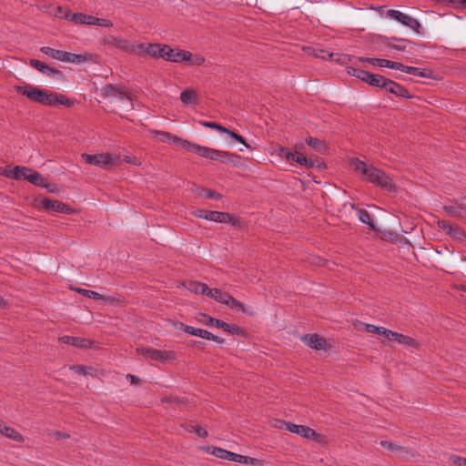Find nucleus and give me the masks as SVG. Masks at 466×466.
Segmentation results:
<instances>
[{"mask_svg":"<svg viewBox=\"0 0 466 466\" xmlns=\"http://www.w3.org/2000/svg\"><path fill=\"white\" fill-rule=\"evenodd\" d=\"M287 151H289V148H287V147H279V155H280L281 157H285V156H286V154H287Z\"/></svg>","mask_w":466,"mask_h":466,"instance_id":"774afa93","label":"nucleus"},{"mask_svg":"<svg viewBox=\"0 0 466 466\" xmlns=\"http://www.w3.org/2000/svg\"><path fill=\"white\" fill-rule=\"evenodd\" d=\"M25 180L32 183L35 186L48 187L49 185L46 183V179L37 171L30 169L28 175L25 177Z\"/></svg>","mask_w":466,"mask_h":466,"instance_id":"c85d7f7f","label":"nucleus"},{"mask_svg":"<svg viewBox=\"0 0 466 466\" xmlns=\"http://www.w3.org/2000/svg\"><path fill=\"white\" fill-rule=\"evenodd\" d=\"M365 330L369 333H376L379 335L384 336L386 339H388L389 333L390 329H388L384 327H378L372 324H366Z\"/></svg>","mask_w":466,"mask_h":466,"instance_id":"ea45409f","label":"nucleus"},{"mask_svg":"<svg viewBox=\"0 0 466 466\" xmlns=\"http://www.w3.org/2000/svg\"><path fill=\"white\" fill-rule=\"evenodd\" d=\"M106 43L113 47L126 52L133 50V46L128 41L120 37L109 36L106 40Z\"/></svg>","mask_w":466,"mask_h":466,"instance_id":"a878e982","label":"nucleus"},{"mask_svg":"<svg viewBox=\"0 0 466 466\" xmlns=\"http://www.w3.org/2000/svg\"><path fill=\"white\" fill-rule=\"evenodd\" d=\"M443 209L446 212V214L451 217L457 218L460 216V211L457 206H444Z\"/></svg>","mask_w":466,"mask_h":466,"instance_id":"3c124183","label":"nucleus"},{"mask_svg":"<svg viewBox=\"0 0 466 466\" xmlns=\"http://www.w3.org/2000/svg\"><path fill=\"white\" fill-rule=\"evenodd\" d=\"M54 435H55L57 439H61V438H63V439H67V438H69V436H70L68 433L62 432V431H55V432H54Z\"/></svg>","mask_w":466,"mask_h":466,"instance_id":"e2e57ef3","label":"nucleus"},{"mask_svg":"<svg viewBox=\"0 0 466 466\" xmlns=\"http://www.w3.org/2000/svg\"><path fill=\"white\" fill-rule=\"evenodd\" d=\"M30 171V168L21 166H15L14 167H8L5 171V175L13 179L20 180L25 179V177L28 175V172Z\"/></svg>","mask_w":466,"mask_h":466,"instance_id":"412c9836","label":"nucleus"},{"mask_svg":"<svg viewBox=\"0 0 466 466\" xmlns=\"http://www.w3.org/2000/svg\"><path fill=\"white\" fill-rule=\"evenodd\" d=\"M165 60L173 63H182L186 61H191L192 54L187 50L173 49L168 46V48L164 52Z\"/></svg>","mask_w":466,"mask_h":466,"instance_id":"f8f14e48","label":"nucleus"},{"mask_svg":"<svg viewBox=\"0 0 466 466\" xmlns=\"http://www.w3.org/2000/svg\"><path fill=\"white\" fill-rule=\"evenodd\" d=\"M437 224H438V227L440 228L445 230L447 234L451 231V228L453 227V225L450 224L446 220H439L437 222Z\"/></svg>","mask_w":466,"mask_h":466,"instance_id":"864d4df0","label":"nucleus"},{"mask_svg":"<svg viewBox=\"0 0 466 466\" xmlns=\"http://www.w3.org/2000/svg\"><path fill=\"white\" fill-rule=\"evenodd\" d=\"M127 379L132 383V384H137L138 383L139 381V379L135 376V375H132V374H127Z\"/></svg>","mask_w":466,"mask_h":466,"instance_id":"0e129e2a","label":"nucleus"},{"mask_svg":"<svg viewBox=\"0 0 466 466\" xmlns=\"http://www.w3.org/2000/svg\"><path fill=\"white\" fill-rule=\"evenodd\" d=\"M151 133L155 137H157L162 142L175 144L188 152L195 153L209 160H217L221 163L237 166L240 159V157L237 154L200 146L187 140H184L166 131L153 130Z\"/></svg>","mask_w":466,"mask_h":466,"instance_id":"f257e3e1","label":"nucleus"},{"mask_svg":"<svg viewBox=\"0 0 466 466\" xmlns=\"http://www.w3.org/2000/svg\"><path fill=\"white\" fill-rule=\"evenodd\" d=\"M358 217H359V219L368 225L370 227V229L372 230H376V227L371 219V217H370V214L366 210V209H359L358 210Z\"/></svg>","mask_w":466,"mask_h":466,"instance_id":"4c0bfd02","label":"nucleus"},{"mask_svg":"<svg viewBox=\"0 0 466 466\" xmlns=\"http://www.w3.org/2000/svg\"><path fill=\"white\" fill-rule=\"evenodd\" d=\"M189 345H190V346H196V347H198V349H204L206 344H205V342H203V341H199V340H191V341L189 342Z\"/></svg>","mask_w":466,"mask_h":466,"instance_id":"680f3d73","label":"nucleus"},{"mask_svg":"<svg viewBox=\"0 0 466 466\" xmlns=\"http://www.w3.org/2000/svg\"><path fill=\"white\" fill-rule=\"evenodd\" d=\"M122 89L123 87H119L112 84H107L101 88V96L103 97L114 96L117 98Z\"/></svg>","mask_w":466,"mask_h":466,"instance_id":"72a5a7b5","label":"nucleus"},{"mask_svg":"<svg viewBox=\"0 0 466 466\" xmlns=\"http://www.w3.org/2000/svg\"><path fill=\"white\" fill-rule=\"evenodd\" d=\"M384 90L387 92L395 95L398 97L402 98H410L412 96L410 95L408 89L403 86L394 82L393 80L389 79L387 85L385 86Z\"/></svg>","mask_w":466,"mask_h":466,"instance_id":"a211bd4d","label":"nucleus"},{"mask_svg":"<svg viewBox=\"0 0 466 466\" xmlns=\"http://www.w3.org/2000/svg\"><path fill=\"white\" fill-rule=\"evenodd\" d=\"M281 424H284L286 426V430L292 432L300 435L303 438L306 439H314L317 436L316 431L304 425H298L291 422H286V421H279Z\"/></svg>","mask_w":466,"mask_h":466,"instance_id":"ddd939ff","label":"nucleus"},{"mask_svg":"<svg viewBox=\"0 0 466 466\" xmlns=\"http://www.w3.org/2000/svg\"><path fill=\"white\" fill-rule=\"evenodd\" d=\"M191 65L200 66L205 62V58L201 56H196L191 58V61H187Z\"/></svg>","mask_w":466,"mask_h":466,"instance_id":"13d9d810","label":"nucleus"},{"mask_svg":"<svg viewBox=\"0 0 466 466\" xmlns=\"http://www.w3.org/2000/svg\"><path fill=\"white\" fill-rule=\"evenodd\" d=\"M359 60L361 62L370 63L373 66H377L380 67H388L391 69H395V66H397L398 63L383 58L359 57Z\"/></svg>","mask_w":466,"mask_h":466,"instance_id":"bb28decb","label":"nucleus"},{"mask_svg":"<svg viewBox=\"0 0 466 466\" xmlns=\"http://www.w3.org/2000/svg\"><path fill=\"white\" fill-rule=\"evenodd\" d=\"M198 217L209 221L228 223L235 228L241 227L240 219L227 212L200 209L198 210Z\"/></svg>","mask_w":466,"mask_h":466,"instance_id":"20e7f679","label":"nucleus"},{"mask_svg":"<svg viewBox=\"0 0 466 466\" xmlns=\"http://www.w3.org/2000/svg\"><path fill=\"white\" fill-rule=\"evenodd\" d=\"M206 196L208 198H215V199H221V198H222L221 194H219L216 191H213V190H208Z\"/></svg>","mask_w":466,"mask_h":466,"instance_id":"052dcab7","label":"nucleus"},{"mask_svg":"<svg viewBox=\"0 0 466 466\" xmlns=\"http://www.w3.org/2000/svg\"><path fill=\"white\" fill-rule=\"evenodd\" d=\"M206 296L214 299L216 301L224 304L227 302L226 299H229V294L222 291L219 289H210L208 287Z\"/></svg>","mask_w":466,"mask_h":466,"instance_id":"7c9ffc66","label":"nucleus"},{"mask_svg":"<svg viewBox=\"0 0 466 466\" xmlns=\"http://www.w3.org/2000/svg\"><path fill=\"white\" fill-rule=\"evenodd\" d=\"M40 51L43 54L52 57L53 59H56V60L61 61V62H64L66 52V51H63V50L54 49L49 46H43L40 48Z\"/></svg>","mask_w":466,"mask_h":466,"instance_id":"2f4dec72","label":"nucleus"},{"mask_svg":"<svg viewBox=\"0 0 466 466\" xmlns=\"http://www.w3.org/2000/svg\"><path fill=\"white\" fill-rule=\"evenodd\" d=\"M0 433L5 437L15 441L17 442H24L25 438L14 428L6 426L3 421L0 420Z\"/></svg>","mask_w":466,"mask_h":466,"instance_id":"393cba45","label":"nucleus"},{"mask_svg":"<svg viewBox=\"0 0 466 466\" xmlns=\"http://www.w3.org/2000/svg\"><path fill=\"white\" fill-rule=\"evenodd\" d=\"M301 340L309 348L316 350H325L327 346L326 340L319 334H306L301 338Z\"/></svg>","mask_w":466,"mask_h":466,"instance_id":"2eb2a0df","label":"nucleus"},{"mask_svg":"<svg viewBox=\"0 0 466 466\" xmlns=\"http://www.w3.org/2000/svg\"><path fill=\"white\" fill-rule=\"evenodd\" d=\"M212 454L215 455L218 458L236 461L239 463H248L249 461H252L253 459L248 456H244L241 454L234 453L231 451H228L227 450H224L222 448H213Z\"/></svg>","mask_w":466,"mask_h":466,"instance_id":"9b49d317","label":"nucleus"},{"mask_svg":"<svg viewBox=\"0 0 466 466\" xmlns=\"http://www.w3.org/2000/svg\"><path fill=\"white\" fill-rule=\"evenodd\" d=\"M73 371L78 374L86 375L87 374L88 368L83 365H74L70 368Z\"/></svg>","mask_w":466,"mask_h":466,"instance_id":"5fc2aeb1","label":"nucleus"},{"mask_svg":"<svg viewBox=\"0 0 466 466\" xmlns=\"http://www.w3.org/2000/svg\"><path fill=\"white\" fill-rule=\"evenodd\" d=\"M137 351L139 355L152 360L167 362L176 359V353L170 350H157L154 348H137Z\"/></svg>","mask_w":466,"mask_h":466,"instance_id":"0eeeda50","label":"nucleus"},{"mask_svg":"<svg viewBox=\"0 0 466 466\" xmlns=\"http://www.w3.org/2000/svg\"><path fill=\"white\" fill-rule=\"evenodd\" d=\"M59 341L64 344L71 345L76 348H90L92 341L88 339L74 337V336H63L59 338Z\"/></svg>","mask_w":466,"mask_h":466,"instance_id":"6ab92c4d","label":"nucleus"},{"mask_svg":"<svg viewBox=\"0 0 466 466\" xmlns=\"http://www.w3.org/2000/svg\"><path fill=\"white\" fill-rule=\"evenodd\" d=\"M188 289L191 291H194L198 294H203L206 295L208 290V285L197 281H193L189 283Z\"/></svg>","mask_w":466,"mask_h":466,"instance_id":"a19ab883","label":"nucleus"},{"mask_svg":"<svg viewBox=\"0 0 466 466\" xmlns=\"http://www.w3.org/2000/svg\"><path fill=\"white\" fill-rule=\"evenodd\" d=\"M306 143L310 147H312L314 150L320 152V153L324 152L327 149L325 142L319 138H316V137H307Z\"/></svg>","mask_w":466,"mask_h":466,"instance_id":"c9c22d12","label":"nucleus"},{"mask_svg":"<svg viewBox=\"0 0 466 466\" xmlns=\"http://www.w3.org/2000/svg\"><path fill=\"white\" fill-rule=\"evenodd\" d=\"M178 325H179V329L182 331H184L185 333L190 334L192 336H197V337L208 339V340H213L219 344H223L225 342V339L223 338L216 336L206 329L188 326L182 322H179Z\"/></svg>","mask_w":466,"mask_h":466,"instance_id":"1a4fd4ad","label":"nucleus"},{"mask_svg":"<svg viewBox=\"0 0 466 466\" xmlns=\"http://www.w3.org/2000/svg\"><path fill=\"white\" fill-rule=\"evenodd\" d=\"M389 78H386L385 76L379 75V74H372L370 72L368 73L365 83L369 84L371 86L374 87H380L384 89L385 86L388 83Z\"/></svg>","mask_w":466,"mask_h":466,"instance_id":"b1692460","label":"nucleus"},{"mask_svg":"<svg viewBox=\"0 0 466 466\" xmlns=\"http://www.w3.org/2000/svg\"><path fill=\"white\" fill-rule=\"evenodd\" d=\"M295 162L307 168L320 167V164L318 160L308 158L306 156L297 151L295 152Z\"/></svg>","mask_w":466,"mask_h":466,"instance_id":"c756f323","label":"nucleus"},{"mask_svg":"<svg viewBox=\"0 0 466 466\" xmlns=\"http://www.w3.org/2000/svg\"><path fill=\"white\" fill-rule=\"evenodd\" d=\"M388 339L390 341H397L400 344L407 345L410 347L417 346V342L414 339L392 330H390Z\"/></svg>","mask_w":466,"mask_h":466,"instance_id":"4be33fe9","label":"nucleus"},{"mask_svg":"<svg viewBox=\"0 0 466 466\" xmlns=\"http://www.w3.org/2000/svg\"><path fill=\"white\" fill-rule=\"evenodd\" d=\"M65 18L67 20H70V21H74L76 24H80V25H92V21H93V15H86L83 13H75V14L67 13L65 15Z\"/></svg>","mask_w":466,"mask_h":466,"instance_id":"cd10ccee","label":"nucleus"},{"mask_svg":"<svg viewBox=\"0 0 466 466\" xmlns=\"http://www.w3.org/2000/svg\"><path fill=\"white\" fill-rule=\"evenodd\" d=\"M289 161H295V152L287 151L286 156L284 157Z\"/></svg>","mask_w":466,"mask_h":466,"instance_id":"69168bd1","label":"nucleus"},{"mask_svg":"<svg viewBox=\"0 0 466 466\" xmlns=\"http://www.w3.org/2000/svg\"><path fill=\"white\" fill-rule=\"evenodd\" d=\"M387 15L392 19L397 20L403 25L412 29L419 35H421V25L420 21L407 14H404L399 10L390 9L388 11Z\"/></svg>","mask_w":466,"mask_h":466,"instance_id":"6e6552de","label":"nucleus"},{"mask_svg":"<svg viewBox=\"0 0 466 466\" xmlns=\"http://www.w3.org/2000/svg\"><path fill=\"white\" fill-rule=\"evenodd\" d=\"M192 428L194 429V432L198 434L199 437L205 438L208 436V431L201 426L196 425L192 426Z\"/></svg>","mask_w":466,"mask_h":466,"instance_id":"4d7b16f0","label":"nucleus"},{"mask_svg":"<svg viewBox=\"0 0 466 466\" xmlns=\"http://www.w3.org/2000/svg\"><path fill=\"white\" fill-rule=\"evenodd\" d=\"M198 321L205 326L211 327L216 326L217 328L222 329L224 331L228 332L230 334L236 335H243L244 331L241 328L237 325H229L227 322L215 319L208 314L199 313L198 317Z\"/></svg>","mask_w":466,"mask_h":466,"instance_id":"39448f33","label":"nucleus"},{"mask_svg":"<svg viewBox=\"0 0 466 466\" xmlns=\"http://www.w3.org/2000/svg\"><path fill=\"white\" fill-rule=\"evenodd\" d=\"M350 165L354 171L361 176V179L370 183L378 177V174H380V169L368 165L359 158H351Z\"/></svg>","mask_w":466,"mask_h":466,"instance_id":"423d86ee","label":"nucleus"},{"mask_svg":"<svg viewBox=\"0 0 466 466\" xmlns=\"http://www.w3.org/2000/svg\"><path fill=\"white\" fill-rule=\"evenodd\" d=\"M92 25L104 26V27H111L113 26V23L110 20L104 19V18H98L93 16Z\"/></svg>","mask_w":466,"mask_h":466,"instance_id":"09e8293b","label":"nucleus"},{"mask_svg":"<svg viewBox=\"0 0 466 466\" xmlns=\"http://www.w3.org/2000/svg\"><path fill=\"white\" fill-rule=\"evenodd\" d=\"M371 183L390 192L396 190V186L393 183L392 179L382 170H380V174H378V177L374 179Z\"/></svg>","mask_w":466,"mask_h":466,"instance_id":"aec40b11","label":"nucleus"},{"mask_svg":"<svg viewBox=\"0 0 466 466\" xmlns=\"http://www.w3.org/2000/svg\"><path fill=\"white\" fill-rule=\"evenodd\" d=\"M454 202L459 209H466V197L455 199Z\"/></svg>","mask_w":466,"mask_h":466,"instance_id":"bf43d9fd","label":"nucleus"},{"mask_svg":"<svg viewBox=\"0 0 466 466\" xmlns=\"http://www.w3.org/2000/svg\"><path fill=\"white\" fill-rule=\"evenodd\" d=\"M199 124L206 127H208V128H211V129H216L218 131H220L222 133H224V131L227 130V127L220 125V124H218L216 122H208V121H199Z\"/></svg>","mask_w":466,"mask_h":466,"instance_id":"49530a36","label":"nucleus"},{"mask_svg":"<svg viewBox=\"0 0 466 466\" xmlns=\"http://www.w3.org/2000/svg\"><path fill=\"white\" fill-rule=\"evenodd\" d=\"M15 90L33 102H36L45 106H56L63 105L71 107L74 101L67 98L65 95L58 93H49L46 89H41L30 84L24 86H15Z\"/></svg>","mask_w":466,"mask_h":466,"instance_id":"f03ea898","label":"nucleus"},{"mask_svg":"<svg viewBox=\"0 0 466 466\" xmlns=\"http://www.w3.org/2000/svg\"><path fill=\"white\" fill-rule=\"evenodd\" d=\"M448 235L457 240H462L463 238H466L464 230L457 225H453Z\"/></svg>","mask_w":466,"mask_h":466,"instance_id":"37998d69","label":"nucleus"},{"mask_svg":"<svg viewBox=\"0 0 466 466\" xmlns=\"http://www.w3.org/2000/svg\"><path fill=\"white\" fill-rule=\"evenodd\" d=\"M125 161H126L127 163H129V164H134V165H137V162L133 157H129V156H126V157H125Z\"/></svg>","mask_w":466,"mask_h":466,"instance_id":"338daca9","label":"nucleus"},{"mask_svg":"<svg viewBox=\"0 0 466 466\" xmlns=\"http://www.w3.org/2000/svg\"><path fill=\"white\" fill-rule=\"evenodd\" d=\"M81 157L86 161V163L106 170L110 169L114 166H117L120 163V157L110 153L96 155L84 153L81 155Z\"/></svg>","mask_w":466,"mask_h":466,"instance_id":"7ed1b4c3","label":"nucleus"},{"mask_svg":"<svg viewBox=\"0 0 466 466\" xmlns=\"http://www.w3.org/2000/svg\"><path fill=\"white\" fill-rule=\"evenodd\" d=\"M314 51V56L318 58H321V59H324V60H328V59H330L332 60L333 59V56H335V54L333 53H330L327 50H324V49H320V48H316L313 50Z\"/></svg>","mask_w":466,"mask_h":466,"instance_id":"c03bdc74","label":"nucleus"},{"mask_svg":"<svg viewBox=\"0 0 466 466\" xmlns=\"http://www.w3.org/2000/svg\"><path fill=\"white\" fill-rule=\"evenodd\" d=\"M385 44L387 45V46L398 51H404L408 46L416 45L414 42L410 40L398 37H390Z\"/></svg>","mask_w":466,"mask_h":466,"instance_id":"5701e85b","label":"nucleus"},{"mask_svg":"<svg viewBox=\"0 0 466 466\" xmlns=\"http://www.w3.org/2000/svg\"><path fill=\"white\" fill-rule=\"evenodd\" d=\"M137 48L145 52L151 57L163 58L165 56L164 52L168 48V46L160 44H139Z\"/></svg>","mask_w":466,"mask_h":466,"instance_id":"4468645a","label":"nucleus"},{"mask_svg":"<svg viewBox=\"0 0 466 466\" xmlns=\"http://www.w3.org/2000/svg\"><path fill=\"white\" fill-rule=\"evenodd\" d=\"M380 444L383 448H385V449H387V450H389V451H393V452H400V451H403V448H402V447H400V446H399V445H397L396 443L391 442V441H381L380 442Z\"/></svg>","mask_w":466,"mask_h":466,"instance_id":"a18cd8bd","label":"nucleus"},{"mask_svg":"<svg viewBox=\"0 0 466 466\" xmlns=\"http://www.w3.org/2000/svg\"><path fill=\"white\" fill-rule=\"evenodd\" d=\"M451 460L453 463L457 464L458 466H466V459L465 458L452 455V456H451Z\"/></svg>","mask_w":466,"mask_h":466,"instance_id":"6e6d98bb","label":"nucleus"},{"mask_svg":"<svg viewBox=\"0 0 466 466\" xmlns=\"http://www.w3.org/2000/svg\"><path fill=\"white\" fill-rule=\"evenodd\" d=\"M29 65L34 67L35 69L38 70L39 72L46 74L49 76H58L62 77L63 74L58 69L53 68L47 65H46L44 62L36 59H31L29 62Z\"/></svg>","mask_w":466,"mask_h":466,"instance_id":"dca6fc26","label":"nucleus"},{"mask_svg":"<svg viewBox=\"0 0 466 466\" xmlns=\"http://www.w3.org/2000/svg\"><path fill=\"white\" fill-rule=\"evenodd\" d=\"M395 69L405 72L407 74L416 76L424 77V78H431V76H432V72L431 70L422 69V68L415 67V66H405L399 62L397 63V66H395Z\"/></svg>","mask_w":466,"mask_h":466,"instance_id":"f3484780","label":"nucleus"},{"mask_svg":"<svg viewBox=\"0 0 466 466\" xmlns=\"http://www.w3.org/2000/svg\"><path fill=\"white\" fill-rule=\"evenodd\" d=\"M117 98L122 102H127L132 106L131 96L128 92L123 87Z\"/></svg>","mask_w":466,"mask_h":466,"instance_id":"603ef678","label":"nucleus"},{"mask_svg":"<svg viewBox=\"0 0 466 466\" xmlns=\"http://www.w3.org/2000/svg\"><path fill=\"white\" fill-rule=\"evenodd\" d=\"M165 402L170 403V404H185L186 400L184 398H179L177 396H166L162 400Z\"/></svg>","mask_w":466,"mask_h":466,"instance_id":"8fccbe9b","label":"nucleus"},{"mask_svg":"<svg viewBox=\"0 0 466 466\" xmlns=\"http://www.w3.org/2000/svg\"><path fill=\"white\" fill-rule=\"evenodd\" d=\"M87 61V56L85 55H77L69 52H66L64 62L72 64H81Z\"/></svg>","mask_w":466,"mask_h":466,"instance_id":"58836bf2","label":"nucleus"},{"mask_svg":"<svg viewBox=\"0 0 466 466\" xmlns=\"http://www.w3.org/2000/svg\"><path fill=\"white\" fill-rule=\"evenodd\" d=\"M41 206L45 210L54 211L56 213L72 214L73 208L59 200H53L50 198H43L41 200Z\"/></svg>","mask_w":466,"mask_h":466,"instance_id":"9d476101","label":"nucleus"},{"mask_svg":"<svg viewBox=\"0 0 466 466\" xmlns=\"http://www.w3.org/2000/svg\"><path fill=\"white\" fill-rule=\"evenodd\" d=\"M368 73H369L368 71L363 70L361 68L353 67V66L348 67L349 75H350L354 77H357V78L362 80L363 82L365 81Z\"/></svg>","mask_w":466,"mask_h":466,"instance_id":"79ce46f5","label":"nucleus"},{"mask_svg":"<svg viewBox=\"0 0 466 466\" xmlns=\"http://www.w3.org/2000/svg\"><path fill=\"white\" fill-rule=\"evenodd\" d=\"M224 133H225V134H228V136H230V137H231L233 139H235L236 141H238V142H239V143L243 144L244 146H246L247 147H248V144H247V142H246V139H245L242 136H240V135L237 134L236 132H234V131H232V130H230V129H229V128H228V127H227V130H226V131H224Z\"/></svg>","mask_w":466,"mask_h":466,"instance_id":"de8ad7c7","label":"nucleus"},{"mask_svg":"<svg viewBox=\"0 0 466 466\" xmlns=\"http://www.w3.org/2000/svg\"><path fill=\"white\" fill-rule=\"evenodd\" d=\"M77 293L83 295L84 297L94 299L96 300H110V298L105 297L101 294H99L96 291L90 290V289H85L81 288H77L75 289Z\"/></svg>","mask_w":466,"mask_h":466,"instance_id":"f704fd0d","label":"nucleus"},{"mask_svg":"<svg viewBox=\"0 0 466 466\" xmlns=\"http://www.w3.org/2000/svg\"><path fill=\"white\" fill-rule=\"evenodd\" d=\"M180 99L185 105H195L198 103V93L193 89H186L180 94Z\"/></svg>","mask_w":466,"mask_h":466,"instance_id":"473e14b6","label":"nucleus"},{"mask_svg":"<svg viewBox=\"0 0 466 466\" xmlns=\"http://www.w3.org/2000/svg\"><path fill=\"white\" fill-rule=\"evenodd\" d=\"M226 300H227V302H225L224 304L227 305L228 307H229L232 309H241L243 312H247L248 314H252L253 313L252 311L247 309L243 303H241L240 301L237 300L230 294H229V299H226Z\"/></svg>","mask_w":466,"mask_h":466,"instance_id":"e433bc0d","label":"nucleus"}]
</instances>
